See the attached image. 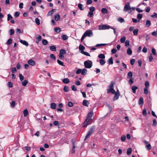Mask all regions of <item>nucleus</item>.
<instances>
[{
    "instance_id": "obj_4",
    "label": "nucleus",
    "mask_w": 157,
    "mask_h": 157,
    "mask_svg": "<svg viewBox=\"0 0 157 157\" xmlns=\"http://www.w3.org/2000/svg\"><path fill=\"white\" fill-rule=\"evenodd\" d=\"M84 34L86 36H88L90 37L93 36V34L92 31L91 30L89 29L86 30L84 33Z\"/></svg>"
},
{
    "instance_id": "obj_39",
    "label": "nucleus",
    "mask_w": 157,
    "mask_h": 157,
    "mask_svg": "<svg viewBox=\"0 0 157 157\" xmlns=\"http://www.w3.org/2000/svg\"><path fill=\"white\" fill-rule=\"evenodd\" d=\"M88 101L86 100H84L83 101V105L84 106H88L87 103Z\"/></svg>"
},
{
    "instance_id": "obj_33",
    "label": "nucleus",
    "mask_w": 157,
    "mask_h": 157,
    "mask_svg": "<svg viewBox=\"0 0 157 157\" xmlns=\"http://www.w3.org/2000/svg\"><path fill=\"white\" fill-rule=\"evenodd\" d=\"M139 31V30L138 29H136L134 30L133 31V33L134 35L136 36Z\"/></svg>"
},
{
    "instance_id": "obj_25",
    "label": "nucleus",
    "mask_w": 157,
    "mask_h": 157,
    "mask_svg": "<svg viewBox=\"0 0 157 157\" xmlns=\"http://www.w3.org/2000/svg\"><path fill=\"white\" fill-rule=\"evenodd\" d=\"M132 73L131 71H129L128 74L127 78H132Z\"/></svg>"
},
{
    "instance_id": "obj_16",
    "label": "nucleus",
    "mask_w": 157,
    "mask_h": 157,
    "mask_svg": "<svg viewBox=\"0 0 157 157\" xmlns=\"http://www.w3.org/2000/svg\"><path fill=\"white\" fill-rule=\"evenodd\" d=\"M55 10V9H52L51 10L48 12V13H47V16H51L53 14Z\"/></svg>"
},
{
    "instance_id": "obj_3",
    "label": "nucleus",
    "mask_w": 157,
    "mask_h": 157,
    "mask_svg": "<svg viewBox=\"0 0 157 157\" xmlns=\"http://www.w3.org/2000/svg\"><path fill=\"white\" fill-rule=\"evenodd\" d=\"M92 62L90 60L86 61L84 62V64L86 68H90L92 66Z\"/></svg>"
},
{
    "instance_id": "obj_27",
    "label": "nucleus",
    "mask_w": 157,
    "mask_h": 157,
    "mask_svg": "<svg viewBox=\"0 0 157 157\" xmlns=\"http://www.w3.org/2000/svg\"><path fill=\"white\" fill-rule=\"evenodd\" d=\"M66 52L65 50L64 49H61L59 51V54H66Z\"/></svg>"
},
{
    "instance_id": "obj_43",
    "label": "nucleus",
    "mask_w": 157,
    "mask_h": 157,
    "mask_svg": "<svg viewBox=\"0 0 157 157\" xmlns=\"http://www.w3.org/2000/svg\"><path fill=\"white\" fill-rule=\"evenodd\" d=\"M55 30L56 33H59L61 31V29L59 28H56L55 29Z\"/></svg>"
},
{
    "instance_id": "obj_24",
    "label": "nucleus",
    "mask_w": 157,
    "mask_h": 157,
    "mask_svg": "<svg viewBox=\"0 0 157 157\" xmlns=\"http://www.w3.org/2000/svg\"><path fill=\"white\" fill-rule=\"evenodd\" d=\"M132 152V149L131 148H129L127 150V154L128 155H130Z\"/></svg>"
},
{
    "instance_id": "obj_47",
    "label": "nucleus",
    "mask_w": 157,
    "mask_h": 157,
    "mask_svg": "<svg viewBox=\"0 0 157 157\" xmlns=\"http://www.w3.org/2000/svg\"><path fill=\"white\" fill-rule=\"evenodd\" d=\"M142 114L144 116L146 115H147V111H146V109L145 108H144V109L143 110V112H142Z\"/></svg>"
},
{
    "instance_id": "obj_12",
    "label": "nucleus",
    "mask_w": 157,
    "mask_h": 157,
    "mask_svg": "<svg viewBox=\"0 0 157 157\" xmlns=\"http://www.w3.org/2000/svg\"><path fill=\"white\" fill-rule=\"evenodd\" d=\"M127 53L128 55H131L132 54V51L130 48H128L127 49Z\"/></svg>"
},
{
    "instance_id": "obj_19",
    "label": "nucleus",
    "mask_w": 157,
    "mask_h": 157,
    "mask_svg": "<svg viewBox=\"0 0 157 157\" xmlns=\"http://www.w3.org/2000/svg\"><path fill=\"white\" fill-rule=\"evenodd\" d=\"M87 70L85 68H84L82 70L81 74L82 75H85L87 74Z\"/></svg>"
},
{
    "instance_id": "obj_10",
    "label": "nucleus",
    "mask_w": 157,
    "mask_h": 157,
    "mask_svg": "<svg viewBox=\"0 0 157 157\" xmlns=\"http://www.w3.org/2000/svg\"><path fill=\"white\" fill-rule=\"evenodd\" d=\"M56 105L55 103H52L50 105V108L52 109H55L56 108Z\"/></svg>"
},
{
    "instance_id": "obj_37",
    "label": "nucleus",
    "mask_w": 157,
    "mask_h": 157,
    "mask_svg": "<svg viewBox=\"0 0 157 157\" xmlns=\"http://www.w3.org/2000/svg\"><path fill=\"white\" fill-rule=\"evenodd\" d=\"M48 43V41L46 40L43 39L42 40V43L44 45H46Z\"/></svg>"
},
{
    "instance_id": "obj_46",
    "label": "nucleus",
    "mask_w": 157,
    "mask_h": 157,
    "mask_svg": "<svg viewBox=\"0 0 157 157\" xmlns=\"http://www.w3.org/2000/svg\"><path fill=\"white\" fill-rule=\"evenodd\" d=\"M19 77L21 81H22L24 79L23 76L21 74H19Z\"/></svg>"
},
{
    "instance_id": "obj_42",
    "label": "nucleus",
    "mask_w": 157,
    "mask_h": 157,
    "mask_svg": "<svg viewBox=\"0 0 157 157\" xmlns=\"http://www.w3.org/2000/svg\"><path fill=\"white\" fill-rule=\"evenodd\" d=\"M81 53L82 54H84L86 56H90V54L86 52L82 51V52H81Z\"/></svg>"
},
{
    "instance_id": "obj_20",
    "label": "nucleus",
    "mask_w": 157,
    "mask_h": 157,
    "mask_svg": "<svg viewBox=\"0 0 157 157\" xmlns=\"http://www.w3.org/2000/svg\"><path fill=\"white\" fill-rule=\"evenodd\" d=\"M28 112L27 109H25L23 111V114L24 117H26L28 114Z\"/></svg>"
},
{
    "instance_id": "obj_35",
    "label": "nucleus",
    "mask_w": 157,
    "mask_h": 157,
    "mask_svg": "<svg viewBox=\"0 0 157 157\" xmlns=\"http://www.w3.org/2000/svg\"><path fill=\"white\" fill-rule=\"evenodd\" d=\"M57 62L60 65L63 66H64V63L63 62L61 61L59 59L57 60Z\"/></svg>"
},
{
    "instance_id": "obj_54",
    "label": "nucleus",
    "mask_w": 157,
    "mask_h": 157,
    "mask_svg": "<svg viewBox=\"0 0 157 157\" xmlns=\"http://www.w3.org/2000/svg\"><path fill=\"white\" fill-rule=\"evenodd\" d=\"M147 88H148L145 87L144 89V93L146 94H147L148 93Z\"/></svg>"
},
{
    "instance_id": "obj_26",
    "label": "nucleus",
    "mask_w": 157,
    "mask_h": 157,
    "mask_svg": "<svg viewBox=\"0 0 157 157\" xmlns=\"http://www.w3.org/2000/svg\"><path fill=\"white\" fill-rule=\"evenodd\" d=\"M98 57L99 58L101 59H105V56L104 54H101L98 55Z\"/></svg>"
},
{
    "instance_id": "obj_8",
    "label": "nucleus",
    "mask_w": 157,
    "mask_h": 157,
    "mask_svg": "<svg viewBox=\"0 0 157 157\" xmlns=\"http://www.w3.org/2000/svg\"><path fill=\"white\" fill-rule=\"evenodd\" d=\"M60 15L59 14H56L54 16V19L56 21H58L60 19Z\"/></svg>"
},
{
    "instance_id": "obj_40",
    "label": "nucleus",
    "mask_w": 157,
    "mask_h": 157,
    "mask_svg": "<svg viewBox=\"0 0 157 157\" xmlns=\"http://www.w3.org/2000/svg\"><path fill=\"white\" fill-rule=\"evenodd\" d=\"M35 21L37 25H39L40 24V21L39 18H36L35 19Z\"/></svg>"
},
{
    "instance_id": "obj_50",
    "label": "nucleus",
    "mask_w": 157,
    "mask_h": 157,
    "mask_svg": "<svg viewBox=\"0 0 157 157\" xmlns=\"http://www.w3.org/2000/svg\"><path fill=\"white\" fill-rule=\"evenodd\" d=\"M134 82V79L132 78H130L128 82L130 84H132Z\"/></svg>"
},
{
    "instance_id": "obj_34",
    "label": "nucleus",
    "mask_w": 157,
    "mask_h": 157,
    "mask_svg": "<svg viewBox=\"0 0 157 157\" xmlns=\"http://www.w3.org/2000/svg\"><path fill=\"white\" fill-rule=\"evenodd\" d=\"M152 53L153 55L155 56H156L157 55V53L156 52V50L154 48H152L151 49Z\"/></svg>"
},
{
    "instance_id": "obj_1",
    "label": "nucleus",
    "mask_w": 157,
    "mask_h": 157,
    "mask_svg": "<svg viewBox=\"0 0 157 157\" xmlns=\"http://www.w3.org/2000/svg\"><path fill=\"white\" fill-rule=\"evenodd\" d=\"M93 113L92 111H90L88 113L86 118L84 121L83 124V127H86L88 125V123L90 121H91V117Z\"/></svg>"
},
{
    "instance_id": "obj_5",
    "label": "nucleus",
    "mask_w": 157,
    "mask_h": 157,
    "mask_svg": "<svg viewBox=\"0 0 157 157\" xmlns=\"http://www.w3.org/2000/svg\"><path fill=\"white\" fill-rule=\"evenodd\" d=\"M111 27L109 25H100L99 27V30H105L106 29H109Z\"/></svg>"
},
{
    "instance_id": "obj_55",
    "label": "nucleus",
    "mask_w": 157,
    "mask_h": 157,
    "mask_svg": "<svg viewBox=\"0 0 157 157\" xmlns=\"http://www.w3.org/2000/svg\"><path fill=\"white\" fill-rule=\"evenodd\" d=\"M90 12H93L95 10V8L93 6H91L90 8Z\"/></svg>"
},
{
    "instance_id": "obj_49",
    "label": "nucleus",
    "mask_w": 157,
    "mask_h": 157,
    "mask_svg": "<svg viewBox=\"0 0 157 157\" xmlns=\"http://www.w3.org/2000/svg\"><path fill=\"white\" fill-rule=\"evenodd\" d=\"M145 87L148 88L149 86V82L147 81L145 82Z\"/></svg>"
},
{
    "instance_id": "obj_7",
    "label": "nucleus",
    "mask_w": 157,
    "mask_h": 157,
    "mask_svg": "<svg viewBox=\"0 0 157 157\" xmlns=\"http://www.w3.org/2000/svg\"><path fill=\"white\" fill-rule=\"evenodd\" d=\"M28 63L31 66H34L36 64L35 61L32 59H30L28 61Z\"/></svg>"
},
{
    "instance_id": "obj_48",
    "label": "nucleus",
    "mask_w": 157,
    "mask_h": 157,
    "mask_svg": "<svg viewBox=\"0 0 157 157\" xmlns=\"http://www.w3.org/2000/svg\"><path fill=\"white\" fill-rule=\"evenodd\" d=\"M146 147L147 149L149 150L151 148V146L150 144H148L146 146Z\"/></svg>"
},
{
    "instance_id": "obj_22",
    "label": "nucleus",
    "mask_w": 157,
    "mask_h": 157,
    "mask_svg": "<svg viewBox=\"0 0 157 157\" xmlns=\"http://www.w3.org/2000/svg\"><path fill=\"white\" fill-rule=\"evenodd\" d=\"M50 48L51 50L52 51H56V48L55 46H50Z\"/></svg>"
},
{
    "instance_id": "obj_23",
    "label": "nucleus",
    "mask_w": 157,
    "mask_h": 157,
    "mask_svg": "<svg viewBox=\"0 0 157 157\" xmlns=\"http://www.w3.org/2000/svg\"><path fill=\"white\" fill-rule=\"evenodd\" d=\"M126 39V37L125 36H123L121 37L120 39V41L121 43H123L125 42V40Z\"/></svg>"
},
{
    "instance_id": "obj_13",
    "label": "nucleus",
    "mask_w": 157,
    "mask_h": 157,
    "mask_svg": "<svg viewBox=\"0 0 157 157\" xmlns=\"http://www.w3.org/2000/svg\"><path fill=\"white\" fill-rule=\"evenodd\" d=\"M151 22L149 20L146 21L145 26L146 27H149L151 25Z\"/></svg>"
},
{
    "instance_id": "obj_44",
    "label": "nucleus",
    "mask_w": 157,
    "mask_h": 157,
    "mask_svg": "<svg viewBox=\"0 0 157 157\" xmlns=\"http://www.w3.org/2000/svg\"><path fill=\"white\" fill-rule=\"evenodd\" d=\"M63 90L66 92H68L69 90L68 87L66 86H65L63 88Z\"/></svg>"
},
{
    "instance_id": "obj_56",
    "label": "nucleus",
    "mask_w": 157,
    "mask_h": 157,
    "mask_svg": "<svg viewBox=\"0 0 157 157\" xmlns=\"http://www.w3.org/2000/svg\"><path fill=\"white\" fill-rule=\"evenodd\" d=\"M125 45L126 47H127L129 45V41L128 40H126L125 42Z\"/></svg>"
},
{
    "instance_id": "obj_21",
    "label": "nucleus",
    "mask_w": 157,
    "mask_h": 157,
    "mask_svg": "<svg viewBox=\"0 0 157 157\" xmlns=\"http://www.w3.org/2000/svg\"><path fill=\"white\" fill-rule=\"evenodd\" d=\"M108 62L109 64H112L113 63V59L112 57H111L108 61Z\"/></svg>"
},
{
    "instance_id": "obj_28",
    "label": "nucleus",
    "mask_w": 157,
    "mask_h": 157,
    "mask_svg": "<svg viewBox=\"0 0 157 157\" xmlns=\"http://www.w3.org/2000/svg\"><path fill=\"white\" fill-rule=\"evenodd\" d=\"M78 7L81 10H83L84 8H83V5L81 3H79L78 5Z\"/></svg>"
},
{
    "instance_id": "obj_58",
    "label": "nucleus",
    "mask_w": 157,
    "mask_h": 157,
    "mask_svg": "<svg viewBox=\"0 0 157 157\" xmlns=\"http://www.w3.org/2000/svg\"><path fill=\"white\" fill-rule=\"evenodd\" d=\"M36 39H37L39 41H40L41 40V36L38 35L36 37Z\"/></svg>"
},
{
    "instance_id": "obj_45",
    "label": "nucleus",
    "mask_w": 157,
    "mask_h": 157,
    "mask_svg": "<svg viewBox=\"0 0 157 157\" xmlns=\"http://www.w3.org/2000/svg\"><path fill=\"white\" fill-rule=\"evenodd\" d=\"M142 14L140 13H138L137 14V18L139 20L141 19L142 17Z\"/></svg>"
},
{
    "instance_id": "obj_29",
    "label": "nucleus",
    "mask_w": 157,
    "mask_h": 157,
    "mask_svg": "<svg viewBox=\"0 0 157 157\" xmlns=\"http://www.w3.org/2000/svg\"><path fill=\"white\" fill-rule=\"evenodd\" d=\"M62 38L63 40H66L67 39L68 37L66 35H63L62 36Z\"/></svg>"
},
{
    "instance_id": "obj_18",
    "label": "nucleus",
    "mask_w": 157,
    "mask_h": 157,
    "mask_svg": "<svg viewBox=\"0 0 157 157\" xmlns=\"http://www.w3.org/2000/svg\"><path fill=\"white\" fill-rule=\"evenodd\" d=\"M101 12L103 14L108 13V10L105 8H102L101 10Z\"/></svg>"
},
{
    "instance_id": "obj_52",
    "label": "nucleus",
    "mask_w": 157,
    "mask_h": 157,
    "mask_svg": "<svg viewBox=\"0 0 157 157\" xmlns=\"http://www.w3.org/2000/svg\"><path fill=\"white\" fill-rule=\"evenodd\" d=\"M12 40L11 39H9L7 41L6 44L9 45L11 44L12 43Z\"/></svg>"
},
{
    "instance_id": "obj_31",
    "label": "nucleus",
    "mask_w": 157,
    "mask_h": 157,
    "mask_svg": "<svg viewBox=\"0 0 157 157\" xmlns=\"http://www.w3.org/2000/svg\"><path fill=\"white\" fill-rule=\"evenodd\" d=\"M99 63L101 65H104L105 63V61L103 59H100L99 60Z\"/></svg>"
},
{
    "instance_id": "obj_36",
    "label": "nucleus",
    "mask_w": 157,
    "mask_h": 157,
    "mask_svg": "<svg viewBox=\"0 0 157 157\" xmlns=\"http://www.w3.org/2000/svg\"><path fill=\"white\" fill-rule=\"evenodd\" d=\"M73 147L72 149L71 150V152H72V154L75 153V144L74 142L73 143Z\"/></svg>"
},
{
    "instance_id": "obj_30",
    "label": "nucleus",
    "mask_w": 157,
    "mask_h": 157,
    "mask_svg": "<svg viewBox=\"0 0 157 157\" xmlns=\"http://www.w3.org/2000/svg\"><path fill=\"white\" fill-rule=\"evenodd\" d=\"M28 83V81L27 80H24V81H23L22 82V84L23 86H25L27 85Z\"/></svg>"
},
{
    "instance_id": "obj_6",
    "label": "nucleus",
    "mask_w": 157,
    "mask_h": 157,
    "mask_svg": "<svg viewBox=\"0 0 157 157\" xmlns=\"http://www.w3.org/2000/svg\"><path fill=\"white\" fill-rule=\"evenodd\" d=\"M130 8L131 6L130 5V3L129 2H128L124 6L123 10L124 11L126 12L130 10Z\"/></svg>"
},
{
    "instance_id": "obj_63",
    "label": "nucleus",
    "mask_w": 157,
    "mask_h": 157,
    "mask_svg": "<svg viewBox=\"0 0 157 157\" xmlns=\"http://www.w3.org/2000/svg\"><path fill=\"white\" fill-rule=\"evenodd\" d=\"M71 89L72 90L74 91H76L77 90L76 87L75 85H73L72 86Z\"/></svg>"
},
{
    "instance_id": "obj_60",
    "label": "nucleus",
    "mask_w": 157,
    "mask_h": 157,
    "mask_svg": "<svg viewBox=\"0 0 157 157\" xmlns=\"http://www.w3.org/2000/svg\"><path fill=\"white\" fill-rule=\"evenodd\" d=\"M118 21L121 23H122L124 21V20L123 18H121L118 19Z\"/></svg>"
},
{
    "instance_id": "obj_2",
    "label": "nucleus",
    "mask_w": 157,
    "mask_h": 157,
    "mask_svg": "<svg viewBox=\"0 0 157 157\" xmlns=\"http://www.w3.org/2000/svg\"><path fill=\"white\" fill-rule=\"evenodd\" d=\"M95 129V127L94 126H92L90 128V130L88 131V132L87 134V135L85 137V140H86L88 138H89V137L91 135L92 133L94 131Z\"/></svg>"
},
{
    "instance_id": "obj_57",
    "label": "nucleus",
    "mask_w": 157,
    "mask_h": 157,
    "mask_svg": "<svg viewBox=\"0 0 157 157\" xmlns=\"http://www.w3.org/2000/svg\"><path fill=\"white\" fill-rule=\"evenodd\" d=\"M152 17L157 18V13L155 12H154L152 15L151 16Z\"/></svg>"
},
{
    "instance_id": "obj_17",
    "label": "nucleus",
    "mask_w": 157,
    "mask_h": 157,
    "mask_svg": "<svg viewBox=\"0 0 157 157\" xmlns=\"http://www.w3.org/2000/svg\"><path fill=\"white\" fill-rule=\"evenodd\" d=\"M138 88V87L136 86H133L132 87V90L133 93H135L136 90Z\"/></svg>"
},
{
    "instance_id": "obj_41",
    "label": "nucleus",
    "mask_w": 157,
    "mask_h": 157,
    "mask_svg": "<svg viewBox=\"0 0 157 157\" xmlns=\"http://www.w3.org/2000/svg\"><path fill=\"white\" fill-rule=\"evenodd\" d=\"M106 44H96L95 45V46L96 47H100L101 46H104L106 45Z\"/></svg>"
},
{
    "instance_id": "obj_38",
    "label": "nucleus",
    "mask_w": 157,
    "mask_h": 157,
    "mask_svg": "<svg viewBox=\"0 0 157 157\" xmlns=\"http://www.w3.org/2000/svg\"><path fill=\"white\" fill-rule=\"evenodd\" d=\"M20 13L19 12H18V11L16 12H15V13H14V16L15 17H17L19 16Z\"/></svg>"
},
{
    "instance_id": "obj_32",
    "label": "nucleus",
    "mask_w": 157,
    "mask_h": 157,
    "mask_svg": "<svg viewBox=\"0 0 157 157\" xmlns=\"http://www.w3.org/2000/svg\"><path fill=\"white\" fill-rule=\"evenodd\" d=\"M85 48V47L81 44H80L79 47V49L80 51H83L84 49Z\"/></svg>"
},
{
    "instance_id": "obj_61",
    "label": "nucleus",
    "mask_w": 157,
    "mask_h": 157,
    "mask_svg": "<svg viewBox=\"0 0 157 157\" xmlns=\"http://www.w3.org/2000/svg\"><path fill=\"white\" fill-rule=\"evenodd\" d=\"M153 59V57L152 56L151 54L150 55V56L149 57V61L151 62L152 61Z\"/></svg>"
},
{
    "instance_id": "obj_9",
    "label": "nucleus",
    "mask_w": 157,
    "mask_h": 157,
    "mask_svg": "<svg viewBox=\"0 0 157 157\" xmlns=\"http://www.w3.org/2000/svg\"><path fill=\"white\" fill-rule=\"evenodd\" d=\"M139 105H142L144 103V100L142 97H140L139 100Z\"/></svg>"
},
{
    "instance_id": "obj_62",
    "label": "nucleus",
    "mask_w": 157,
    "mask_h": 157,
    "mask_svg": "<svg viewBox=\"0 0 157 157\" xmlns=\"http://www.w3.org/2000/svg\"><path fill=\"white\" fill-rule=\"evenodd\" d=\"M50 57L51 58L55 60L56 59V57L53 54H50Z\"/></svg>"
},
{
    "instance_id": "obj_14",
    "label": "nucleus",
    "mask_w": 157,
    "mask_h": 157,
    "mask_svg": "<svg viewBox=\"0 0 157 157\" xmlns=\"http://www.w3.org/2000/svg\"><path fill=\"white\" fill-rule=\"evenodd\" d=\"M115 94V95L113 98V101H115V100H117L118 99L119 96H120V95L119 94Z\"/></svg>"
},
{
    "instance_id": "obj_53",
    "label": "nucleus",
    "mask_w": 157,
    "mask_h": 157,
    "mask_svg": "<svg viewBox=\"0 0 157 157\" xmlns=\"http://www.w3.org/2000/svg\"><path fill=\"white\" fill-rule=\"evenodd\" d=\"M12 18L13 17L10 13L7 14V20L8 21H9L10 19H12Z\"/></svg>"
},
{
    "instance_id": "obj_11",
    "label": "nucleus",
    "mask_w": 157,
    "mask_h": 157,
    "mask_svg": "<svg viewBox=\"0 0 157 157\" xmlns=\"http://www.w3.org/2000/svg\"><path fill=\"white\" fill-rule=\"evenodd\" d=\"M20 42L23 44V45H25L26 46H28L29 45V44L28 42L25 40H20Z\"/></svg>"
},
{
    "instance_id": "obj_59",
    "label": "nucleus",
    "mask_w": 157,
    "mask_h": 157,
    "mask_svg": "<svg viewBox=\"0 0 157 157\" xmlns=\"http://www.w3.org/2000/svg\"><path fill=\"white\" fill-rule=\"evenodd\" d=\"M10 35H12L14 33V31L13 30V29H10Z\"/></svg>"
},
{
    "instance_id": "obj_51",
    "label": "nucleus",
    "mask_w": 157,
    "mask_h": 157,
    "mask_svg": "<svg viewBox=\"0 0 157 157\" xmlns=\"http://www.w3.org/2000/svg\"><path fill=\"white\" fill-rule=\"evenodd\" d=\"M126 137L125 136H122L121 137V140L123 142L125 141L126 140Z\"/></svg>"
},
{
    "instance_id": "obj_64",
    "label": "nucleus",
    "mask_w": 157,
    "mask_h": 157,
    "mask_svg": "<svg viewBox=\"0 0 157 157\" xmlns=\"http://www.w3.org/2000/svg\"><path fill=\"white\" fill-rule=\"evenodd\" d=\"M157 123L155 119H154L153 121L152 125L153 126H155L157 125Z\"/></svg>"
},
{
    "instance_id": "obj_15",
    "label": "nucleus",
    "mask_w": 157,
    "mask_h": 157,
    "mask_svg": "<svg viewBox=\"0 0 157 157\" xmlns=\"http://www.w3.org/2000/svg\"><path fill=\"white\" fill-rule=\"evenodd\" d=\"M69 82H70V80L67 78H66L64 79L63 81V82L65 84H67Z\"/></svg>"
}]
</instances>
